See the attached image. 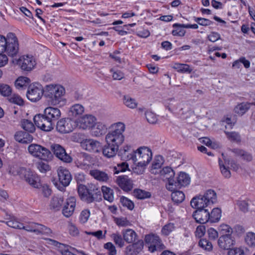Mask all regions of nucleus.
<instances>
[{"instance_id":"obj_1","label":"nucleus","mask_w":255,"mask_h":255,"mask_svg":"<svg viewBox=\"0 0 255 255\" xmlns=\"http://www.w3.org/2000/svg\"><path fill=\"white\" fill-rule=\"evenodd\" d=\"M65 93V88L60 85L50 84L44 88V96L51 105L61 107L65 105L66 101L63 97Z\"/></svg>"},{"instance_id":"obj_2","label":"nucleus","mask_w":255,"mask_h":255,"mask_svg":"<svg viewBox=\"0 0 255 255\" xmlns=\"http://www.w3.org/2000/svg\"><path fill=\"white\" fill-rule=\"evenodd\" d=\"M100 188L96 184L90 183L86 186L80 184L78 186V193L80 199L87 203L100 202L102 200Z\"/></svg>"},{"instance_id":"obj_3","label":"nucleus","mask_w":255,"mask_h":255,"mask_svg":"<svg viewBox=\"0 0 255 255\" xmlns=\"http://www.w3.org/2000/svg\"><path fill=\"white\" fill-rule=\"evenodd\" d=\"M217 201L216 192L211 189L207 190L203 195L195 196L190 202L191 207L196 210L205 209L211 206Z\"/></svg>"},{"instance_id":"obj_4","label":"nucleus","mask_w":255,"mask_h":255,"mask_svg":"<svg viewBox=\"0 0 255 255\" xmlns=\"http://www.w3.org/2000/svg\"><path fill=\"white\" fill-rule=\"evenodd\" d=\"M112 130L106 136V141L119 146L123 143L125 137L123 134L125 130L124 123L119 122L111 126Z\"/></svg>"},{"instance_id":"obj_5","label":"nucleus","mask_w":255,"mask_h":255,"mask_svg":"<svg viewBox=\"0 0 255 255\" xmlns=\"http://www.w3.org/2000/svg\"><path fill=\"white\" fill-rule=\"evenodd\" d=\"M16 174L21 179L34 188H40L42 186L39 176L30 169L18 167L16 170Z\"/></svg>"},{"instance_id":"obj_6","label":"nucleus","mask_w":255,"mask_h":255,"mask_svg":"<svg viewBox=\"0 0 255 255\" xmlns=\"http://www.w3.org/2000/svg\"><path fill=\"white\" fill-rule=\"evenodd\" d=\"M144 245L150 253L161 251L165 248L159 237L154 234L146 235L144 238Z\"/></svg>"},{"instance_id":"obj_7","label":"nucleus","mask_w":255,"mask_h":255,"mask_svg":"<svg viewBox=\"0 0 255 255\" xmlns=\"http://www.w3.org/2000/svg\"><path fill=\"white\" fill-rule=\"evenodd\" d=\"M224 162L219 158V164L221 172L223 176L226 178H229L231 177V172L229 167L227 165H230L231 169L234 171H237L240 168V165L236 161L231 158L226 157L223 153L222 154Z\"/></svg>"},{"instance_id":"obj_8","label":"nucleus","mask_w":255,"mask_h":255,"mask_svg":"<svg viewBox=\"0 0 255 255\" xmlns=\"http://www.w3.org/2000/svg\"><path fill=\"white\" fill-rule=\"evenodd\" d=\"M5 47L6 49L5 52L9 56L14 57L17 55L19 50V44L18 39L14 33H7Z\"/></svg>"},{"instance_id":"obj_9","label":"nucleus","mask_w":255,"mask_h":255,"mask_svg":"<svg viewBox=\"0 0 255 255\" xmlns=\"http://www.w3.org/2000/svg\"><path fill=\"white\" fill-rule=\"evenodd\" d=\"M30 154L42 160H47L51 156V152L47 148L37 144H31L28 147Z\"/></svg>"},{"instance_id":"obj_10","label":"nucleus","mask_w":255,"mask_h":255,"mask_svg":"<svg viewBox=\"0 0 255 255\" xmlns=\"http://www.w3.org/2000/svg\"><path fill=\"white\" fill-rule=\"evenodd\" d=\"M35 126L44 131H50L53 129L54 125L43 114H37L33 118Z\"/></svg>"},{"instance_id":"obj_11","label":"nucleus","mask_w":255,"mask_h":255,"mask_svg":"<svg viewBox=\"0 0 255 255\" xmlns=\"http://www.w3.org/2000/svg\"><path fill=\"white\" fill-rule=\"evenodd\" d=\"M43 94L44 95V89L41 85L35 84L30 85L28 87L26 96L28 100L32 102H36L39 100Z\"/></svg>"},{"instance_id":"obj_12","label":"nucleus","mask_w":255,"mask_h":255,"mask_svg":"<svg viewBox=\"0 0 255 255\" xmlns=\"http://www.w3.org/2000/svg\"><path fill=\"white\" fill-rule=\"evenodd\" d=\"M93 162L92 157L90 154L84 152L80 153L75 161L76 165L83 169L89 168L93 164Z\"/></svg>"},{"instance_id":"obj_13","label":"nucleus","mask_w":255,"mask_h":255,"mask_svg":"<svg viewBox=\"0 0 255 255\" xmlns=\"http://www.w3.org/2000/svg\"><path fill=\"white\" fill-rule=\"evenodd\" d=\"M51 149L54 154L61 161L66 163H70L72 158L66 152L65 148L58 144L51 145Z\"/></svg>"},{"instance_id":"obj_14","label":"nucleus","mask_w":255,"mask_h":255,"mask_svg":"<svg viewBox=\"0 0 255 255\" xmlns=\"http://www.w3.org/2000/svg\"><path fill=\"white\" fill-rule=\"evenodd\" d=\"M22 229L28 232H34L37 234H41L48 235L52 232L50 228H48L42 224L36 223H31L26 226H24V228H22Z\"/></svg>"},{"instance_id":"obj_15","label":"nucleus","mask_w":255,"mask_h":255,"mask_svg":"<svg viewBox=\"0 0 255 255\" xmlns=\"http://www.w3.org/2000/svg\"><path fill=\"white\" fill-rule=\"evenodd\" d=\"M73 124V121L70 119H62L57 123V130L62 133L71 132L74 129Z\"/></svg>"},{"instance_id":"obj_16","label":"nucleus","mask_w":255,"mask_h":255,"mask_svg":"<svg viewBox=\"0 0 255 255\" xmlns=\"http://www.w3.org/2000/svg\"><path fill=\"white\" fill-rule=\"evenodd\" d=\"M192 216L197 223L203 224L209 222L210 212L208 209L196 210Z\"/></svg>"},{"instance_id":"obj_17","label":"nucleus","mask_w":255,"mask_h":255,"mask_svg":"<svg viewBox=\"0 0 255 255\" xmlns=\"http://www.w3.org/2000/svg\"><path fill=\"white\" fill-rule=\"evenodd\" d=\"M235 243L234 239L231 234H227L221 236L218 239V244L223 250H229Z\"/></svg>"},{"instance_id":"obj_18","label":"nucleus","mask_w":255,"mask_h":255,"mask_svg":"<svg viewBox=\"0 0 255 255\" xmlns=\"http://www.w3.org/2000/svg\"><path fill=\"white\" fill-rule=\"evenodd\" d=\"M59 182L65 187L69 185L72 176L69 171L63 167L60 166L57 170Z\"/></svg>"},{"instance_id":"obj_19","label":"nucleus","mask_w":255,"mask_h":255,"mask_svg":"<svg viewBox=\"0 0 255 255\" xmlns=\"http://www.w3.org/2000/svg\"><path fill=\"white\" fill-rule=\"evenodd\" d=\"M138 159L139 161L148 164L152 158L151 150L147 146H142L139 147Z\"/></svg>"},{"instance_id":"obj_20","label":"nucleus","mask_w":255,"mask_h":255,"mask_svg":"<svg viewBox=\"0 0 255 255\" xmlns=\"http://www.w3.org/2000/svg\"><path fill=\"white\" fill-rule=\"evenodd\" d=\"M119 147L111 142H106V143L102 147L101 150L103 155L108 158L115 157L119 150Z\"/></svg>"},{"instance_id":"obj_21","label":"nucleus","mask_w":255,"mask_h":255,"mask_svg":"<svg viewBox=\"0 0 255 255\" xmlns=\"http://www.w3.org/2000/svg\"><path fill=\"white\" fill-rule=\"evenodd\" d=\"M76 199L74 197H70L67 199L62 209V214L65 217L69 218L73 215L76 206Z\"/></svg>"},{"instance_id":"obj_22","label":"nucleus","mask_w":255,"mask_h":255,"mask_svg":"<svg viewBox=\"0 0 255 255\" xmlns=\"http://www.w3.org/2000/svg\"><path fill=\"white\" fill-rule=\"evenodd\" d=\"M19 64L22 70L26 71L32 70L36 65L34 59L29 56H24L19 61Z\"/></svg>"},{"instance_id":"obj_23","label":"nucleus","mask_w":255,"mask_h":255,"mask_svg":"<svg viewBox=\"0 0 255 255\" xmlns=\"http://www.w3.org/2000/svg\"><path fill=\"white\" fill-rule=\"evenodd\" d=\"M45 116L49 119L54 125L55 122L58 120L61 116L60 110L56 108L48 107L44 111Z\"/></svg>"},{"instance_id":"obj_24","label":"nucleus","mask_w":255,"mask_h":255,"mask_svg":"<svg viewBox=\"0 0 255 255\" xmlns=\"http://www.w3.org/2000/svg\"><path fill=\"white\" fill-rule=\"evenodd\" d=\"M83 144H85V149L89 151L98 153L101 150V143L97 140L93 139H86Z\"/></svg>"},{"instance_id":"obj_25","label":"nucleus","mask_w":255,"mask_h":255,"mask_svg":"<svg viewBox=\"0 0 255 255\" xmlns=\"http://www.w3.org/2000/svg\"><path fill=\"white\" fill-rule=\"evenodd\" d=\"M14 139L18 142L29 143L33 140L32 136L29 133L23 131H18L14 134Z\"/></svg>"},{"instance_id":"obj_26","label":"nucleus","mask_w":255,"mask_h":255,"mask_svg":"<svg viewBox=\"0 0 255 255\" xmlns=\"http://www.w3.org/2000/svg\"><path fill=\"white\" fill-rule=\"evenodd\" d=\"M96 118L92 115H85L82 117L79 121L80 126L83 129H86L94 126Z\"/></svg>"},{"instance_id":"obj_27","label":"nucleus","mask_w":255,"mask_h":255,"mask_svg":"<svg viewBox=\"0 0 255 255\" xmlns=\"http://www.w3.org/2000/svg\"><path fill=\"white\" fill-rule=\"evenodd\" d=\"M128 233V229L124 230L122 231V235L119 233L113 234L111 237L113 239L115 244L118 245L119 247L122 248L125 245V242H128V238L127 234Z\"/></svg>"},{"instance_id":"obj_28","label":"nucleus","mask_w":255,"mask_h":255,"mask_svg":"<svg viewBox=\"0 0 255 255\" xmlns=\"http://www.w3.org/2000/svg\"><path fill=\"white\" fill-rule=\"evenodd\" d=\"M230 150L235 154V155L239 157L244 161L251 162L253 160L252 154L243 149L240 148L231 149Z\"/></svg>"},{"instance_id":"obj_29","label":"nucleus","mask_w":255,"mask_h":255,"mask_svg":"<svg viewBox=\"0 0 255 255\" xmlns=\"http://www.w3.org/2000/svg\"><path fill=\"white\" fill-rule=\"evenodd\" d=\"M90 174L95 179L101 182H107L110 178V176L107 173L98 169L91 170Z\"/></svg>"},{"instance_id":"obj_30","label":"nucleus","mask_w":255,"mask_h":255,"mask_svg":"<svg viewBox=\"0 0 255 255\" xmlns=\"http://www.w3.org/2000/svg\"><path fill=\"white\" fill-rule=\"evenodd\" d=\"M160 174L168 179L169 186L174 185V180L173 177L174 176L175 173L170 167L166 166L163 168L160 171Z\"/></svg>"},{"instance_id":"obj_31","label":"nucleus","mask_w":255,"mask_h":255,"mask_svg":"<svg viewBox=\"0 0 255 255\" xmlns=\"http://www.w3.org/2000/svg\"><path fill=\"white\" fill-rule=\"evenodd\" d=\"M143 245L142 241H137L128 245V255H137L141 251Z\"/></svg>"},{"instance_id":"obj_32","label":"nucleus","mask_w":255,"mask_h":255,"mask_svg":"<svg viewBox=\"0 0 255 255\" xmlns=\"http://www.w3.org/2000/svg\"><path fill=\"white\" fill-rule=\"evenodd\" d=\"M190 181V178L189 175L185 172H181L176 181H174V184L175 186H184L188 185Z\"/></svg>"},{"instance_id":"obj_33","label":"nucleus","mask_w":255,"mask_h":255,"mask_svg":"<svg viewBox=\"0 0 255 255\" xmlns=\"http://www.w3.org/2000/svg\"><path fill=\"white\" fill-rule=\"evenodd\" d=\"M133 165L131 166V171L133 173L137 175L142 174L148 165L142 162H132Z\"/></svg>"},{"instance_id":"obj_34","label":"nucleus","mask_w":255,"mask_h":255,"mask_svg":"<svg viewBox=\"0 0 255 255\" xmlns=\"http://www.w3.org/2000/svg\"><path fill=\"white\" fill-rule=\"evenodd\" d=\"M49 241L50 244L59 248V251L62 255H73L74 254L69 251L68 246L61 244L52 239H49Z\"/></svg>"},{"instance_id":"obj_35","label":"nucleus","mask_w":255,"mask_h":255,"mask_svg":"<svg viewBox=\"0 0 255 255\" xmlns=\"http://www.w3.org/2000/svg\"><path fill=\"white\" fill-rule=\"evenodd\" d=\"M164 162V160L162 156L160 155L155 156L152 163L150 172L152 173L156 174V172L154 171V170L160 169L163 164Z\"/></svg>"},{"instance_id":"obj_36","label":"nucleus","mask_w":255,"mask_h":255,"mask_svg":"<svg viewBox=\"0 0 255 255\" xmlns=\"http://www.w3.org/2000/svg\"><path fill=\"white\" fill-rule=\"evenodd\" d=\"M63 201V198L62 196L53 197L50 202V208L55 211H59L61 208Z\"/></svg>"},{"instance_id":"obj_37","label":"nucleus","mask_w":255,"mask_h":255,"mask_svg":"<svg viewBox=\"0 0 255 255\" xmlns=\"http://www.w3.org/2000/svg\"><path fill=\"white\" fill-rule=\"evenodd\" d=\"M84 109V107L82 105L76 104L70 108L69 113L73 117H77L83 114Z\"/></svg>"},{"instance_id":"obj_38","label":"nucleus","mask_w":255,"mask_h":255,"mask_svg":"<svg viewBox=\"0 0 255 255\" xmlns=\"http://www.w3.org/2000/svg\"><path fill=\"white\" fill-rule=\"evenodd\" d=\"M132 195L138 199L144 200L151 197L150 192L140 189H135L132 192Z\"/></svg>"},{"instance_id":"obj_39","label":"nucleus","mask_w":255,"mask_h":255,"mask_svg":"<svg viewBox=\"0 0 255 255\" xmlns=\"http://www.w3.org/2000/svg\"><path fill=\"white\" fill-rule=\"evenodd\" d=\"M251 104L249 103H241L238 104L234 108V112L239 116H243L250 108Z\"/></svg>"},{"instance_id":"obj_40","label":"nucleus","mask_w":255,"mask_h":255,"mask_svg":"<svg viewBox=\"0 0 255 255\" xmlns=\"http://www.w3.org/2000/svg\"><path fill=\"white\" fill-rule=\"evenodd\" d=\"M101 191H102L103 195V197L105 200L111 203L114 200V191L109 187L105 186H103L101 187Z\"/></svg>"},{"instance_id":"obj_41","label":"nucleus","mask_w":255,"mask_h":255,"mask_svg":"<svg viewBox=\"0 0 255 255\" xmlns=\"http://www.w3.org/2000/svg\"><path fill=\"white\" fill-rule=\"evenodd\" d=\"M198 246L206 252H211L213 250L212 243L206 238L201 239L198 242Z\"/></svg>"},{"instance_id":"obj_42","label":"nucleus","mask_w":255,"mask_h":255,"mask_svg":"<svg viewBox=\"0 0 255 255\" xmlns=\"http://www.w3.org/2000/svg\"><path fill=\"white\" fill-rule=\"evenodd\" d=\"M116 183L124 191L128 192V176L120 175L117 177Z\"/></svg>"},{"instance_id":"obj_43","label":"nucleus","mask_w":255,"mask_h":255,"mask_svg":"<svg viewBox=\"0 0 255 255\" xmlns=\"http://www.w3.org/2000/svg\"><path fill=\"white\" fill-rule=\"evenodd\" d=\"M221 217V210L220 208H214L210 213L209 222L210 223H217L219 222Z\"/></svg>"},{"instance_id":"obj_44","label":"nucleus","mask_w":255,"mask_h":255,"mask_svg":"<svg viewBox=\"0 0 255 255\" xmlns=\"http://www.w3.org/2000/svg\"><path fill=\"white\" fill-rule=\"evenodd\" d=\"M107 129L106 125L102 123L98 122L95 124L94 127V133L96 136H99L105 133Z\"/></svg>"},{"instance_id":"obj_45","label":"nucleus","mask_w":255,"mask_h":255,"mask_svg":"<svg viewBox=\"0 0 255 255\" xmlns=\"http://www.w3.org/2000/svg\"><path fill=\"white\" fill-rule=\"evenodd\" d=\"M173 68L180 73H190L192 71L190 66L186 64L175 63Z\"/></svg>"},{"instance_id":"obj_46","label":"nucleus","mask_w":255,"mask_h":255,"mask_svg":"<svg viewBox=\"0 0 255 255\" xmlns=\"http://www.w3.org/2000/svg\"><path fill=\"white\" fill-rule=\"evenodd\" d=\"M171 197L173 201L178 204L184 201L185 199V195L182 191H175L172 193Z\"/></svg>"},{"instance_id":"obj_47","label":"nucleus","mask_w":255,"mask_h":255,"mask_svg":"<svg viewBox=\"0 0 255 255\" xmlns=\"http://www.w3.org/2000/svg\"><path fill=\"white\" fill-rule=\"evenodd\" d=\"M2 222L5 223L4 221H2ZM5 223L7 226L13 228L18 229H22V228H24L23 224L18 222L14 217H10L9 220L6 222Z\"/></svg>"},{"instance_id":"obj_48","label":"nucleus","mask_w":255,"mask_h":255,"mask_svg":"<svg viewBox=\"0 0 255 255\" xmlns=\"http://www.w3.org/2000/svg\"><path fill=\"white\" fill-rule=\"evenodd\" d=\"M21 127L25 131L29 132H33L35 129L33 124L31 121L25 119L21 121Z\"/></svg>"},{"instance_id":"obj_49","label":"nucleus","mask_w":255,"mask_h":255,"mask_svg":"<svg viewBox=\"0 0 255 255\" xmlns=\"http://www.w3.org/2000/svg\"><path fill=\"white\" fill-rule=\"evenodd\" d=\"M30 80L29 78L25 77H20L17 79L15 82V86L17 89L26 87L30 83Z\"/></svg>"},{"instance_id":"obj_50","label":"nucleus","mask_w":255,"mask_h":255,"mask_svg":"<svg viewBox=\"0 0 255 255\" xmlns=\"http://www.w3.org/2000/svg\"><path fill=\"white\" fill-rule=\"evenodd\" d=\"M35 165L37 169L42 173H45L50 170V167L47 162L40 161L37 162Z\"/></svg>"},{"instance_id":"obj_51","label":"nucleus","mask_w":255,"mask_h":255,"mask_svg":"<svg viewBox=\"0 0 255 255\" xmlns=\"http://www.w3.org/2000/svg\"><path fill=\"white\" fill-rule=\"evenodd\" d=\"M228 138L231 141L240 142L241 141V136L239 132L236 131H225Z\"/></svg>"},{"instance_id":"obj_52","label":"nucleus","mask_w":255,"mask_h":255,"mask_svg":"<svg viewBox=\"0 0 255 255\" xmlns=\"http://www.w3.org/2000/svg\"><path fill=\"white\" fill-rule=\"evenodd\" d=\"M139 147L136 149H131L128 147V160H130L132 162H138Z\"/></svg>"},{"instance_id":"obj_53","label":"nucleus","mask_w":255,"mask_h":255,"mask_svg":"<svg viewBox=\"0 0 255 255\" xmlns=\"http://www.w3.org/2000/svg\"><path fill=\"white\" fill-rule=\"evenodd\" d=\"M12 92L11 87L5 84H0V94L4 97L9 96Z\"/></svg>"},{"instance_id":"obj_54","label":"nucleus","mask_w":255,"mask_h":255,"mask_svg":"<svg viewBox=\"0 0 255 255\" xmlns=\"http://www.w3.org/2000/svg\"><path fill=\"white\" fill-rule=\"evenodd\" d=\"M145 116L147 121L151 124H155L157 122V117L155 114L151 111H146Z\"/></svg>"},{"instance_id":"obj_55","label":"nucleus","mask_w":255,"mask_h":255,"mask_svg":"<svg viewBox=\"0 0 255 255\" xmlns=\"http://www.w3.org/2000/svg\"><path fill=\"white\" fill-rule=\"evenodd\" d=\"M245 241L249 246H255V234L253 232L248 233L245 238Z\"/></svg>"},{"instance_id":"obj_56","label":"nucleus","mask_w":255,"mask_h":255,"mask_svg":"<svg viewBox=\"0 0 255 255\" xmlns=\"http://www.w3.org/2000/svg\"><path fill=\"white\" fill-rule=\"evenodd\" d=\"M127 170H128V163L126 162H123L114 167V173L118 174L121 172H125Z\"/></svg>"},{"instance_id":"obj_57","label":"nucleus","mask_w":255,"mask_h":255,"mask_svg":"<svg viewBox=\"0 0 255 255\" xmlns=\"http://www.w3.org/2000/svg\"><path fill=\"white\" fill-rule=\"evenodd\" d=\"M237 205L240 210L242 212L246 213L249 210V203L246 200H239L237 202Z\"/></svg>"},{"instance_id":"obj_58","label":"nucleus","mask_w":255,"mask_h":255,"mask_svg":"<svg viewBox=\"0 0 255 255\" xmlns=\"http://www.w3.org/2000/svg\"><path fill=\"white\" fill-rule=\"evenodd\" d=\"M174 229V225L173 223H169L165 225L162 229V234L165 236H168Z\"/></svg>"},{"instance_id":"obj_59","label":"nucleus","mask_w":255,"mask_h":255,"mask_svg":"<svg viewBox=\"0 0 255 255\" xmlns=\"http://www.w3.org/2000/svg\"><path fill=\"white\" fill-rule=\"evenodd\" d=\"M194 20L199 25L202 26H208L213 23L210 20L201 17H195Z\"/></svg>"},{"instance_id":"obj_60","label":"nucleus","mask_w":255,"mask_h":255,"mask_svg":"<svg viewBox=\"0 0 255 255\" xmlns=\"http://www.w3.org/2000/svg\"><path fill=\"white\" fill-rule=\"evenodd\" d=\"M90 212L89 210H83L80 214V218H79L81 223H86L88 221V220L90 217Z\"/></svg>"},{"instance_id":"obj_61","label":"nucleus","mask_w":255,"mask_h":255,"mask_svg":"<svg viewBox=\"0 0 255 255\" xmlns=\"http://www.w3.org/2000/svg\"><path fill=\"white\" fill-rule=\"evenodd\" d=\"M9 100L10 102L19 106H22L23 105V101L22 99L17 95H13L10 98Z\"/></svg>"},{"instance_id":"obj_62","label":"nucleus","mask_w":255,"mask_h":255,"mask_svg":"<svg viewBox=\"0 0 255 255\" xmlns=\"http://www.w3.org/2000/svg\"><path fill=\"white\" fill-rule=\"evenodd\" d=\"M104 247L105 249H107L109 251V255H116L117 254V251L115 248V247L114 245L111 243L108 242L105 244Z\"/></svg>"},{"instance_id":"obj_63","label":"nucleus","mask_w":255,"mask_h":255,"mask_svg":"<svg viewBox=\"0 0 255 255\" xmlns=\"http://www.w3.org/2000/svg\"><path fill=\"white\" fill-rule=\"evenodd\" d=\"M206 232V228L205 226L200 225L197 227L196 231H195V236L196 237L199 238H201L205 234Z\"/></svg>"},{"instance_id":"obj_64","label":"nucleus","mask_w":255,"mask_h":255,"mask_svg":"<svg viewBox=\"0 0 255 255\" xmlns=\"http://www.w3.org/2000/svg\"><path fill=\"white\" fill-rule=\"evenodd\" d=\"M228 255H244L245 254L244 251L240 248H235L228 250Z\"/></svg>"}]
</instances>
